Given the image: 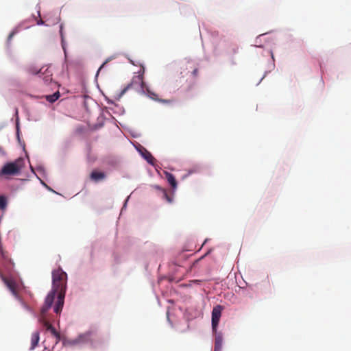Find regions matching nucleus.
I'll use <instances>...</instances> for the list:
<instances>
[{
  "mask_svg": "<svg viewBox=\"0 0 351 351\" xmlns=\"http://www.w3.org/2000/svg\"><path fill=\"white\" fill-rule=\"evenodd\" d=\"M197 72H198V71H197V69H195V70L193 71V74H194L195 75H196L197 74Z\"/></svg>",
  "mask_w": 351,
  "mask_h": 351,
  "instance_id": "obj_21",
  "label": "nucleus"
},
{
  "mask_svg": "<svg viewBox=\"0 0 351 351\" xmlns=\"http://www.w3.org/2000/svg\"><path fill=\"white\" fill-rule=\"evenodd\" d=\"M60 93L58 91H57L56 93H55L53 95H47L46 99H47V101H48L50 103H53L54 101H56V100L58 99V98L60 97Z\"/></svg>",
  "mask_w": 351,
  "mask_h": 351,
  "instance_id": "obj_15",
  "label": "nucleus"
},
{
  "mask_svg": "<svg viewBox=\"0 0 351 351\" xmlns=\"http://www.w3.org/2000/svg\"><path fill=\"white\" fill-rule=\"evenodd\" d=\"M95 333L93 331H87L83 334L80 335L75 339V342L77 343H84L90 342L93 340Z\"/></svg>",
  "mask_w": 351,
  "mask_h": 351,
  "instance_id": "obj_7",
  "label": "nucleus"
},
{
  "mask_svg": "<svg viewBox=\"0 0 351 351\" xmlns=\"http://www.w3.org/2000/svg\"><path fill=\"white\" fill-rule=\"evenodd\" d=\"M57 294L58 297L56 303L54 306V312L56 313H59L61 312L63 308L65 294H64L63 291H62L61 293H58Z\"/></svg>",
  "mask_w": 351,
  "mask_h": 351,
  "instance_id": "obj_8",
  "label": "nucleus"
},
{
  "mask_svg": "<svg viewBox=\"0 0 351 351\" xmlns=\"http://www.w3.org/2000/svg\"><path fill=\"white\" fill-rule=\"evenodd\" d=\"M67 274L60 267L52 271V283L53 287L51 291L48 293L45 298V304L42 307L43 313L47 312L51 307L54 301L56 293L63 291L66 292Z\"/></svg>",
  "mask_w": 351,
  "mask_h": 351,
  "instance_id": "obj_1",
  "label": "nucleus"
},
{
  "mask_svg": "<svg viewBox=\"0 0 351 351\" xmlns=\"http://www.w3.org/2000/svg\"><path fill=\"white\" fill-rule=\"evenodd\" d=\"M166 178L169 182V184L171 186L172 188L175 189L177 186V182L176 180L175 176L171 173L166 172L165 173Z\"/></svg>",
  "mask_w": 351,
  "mask_h": 351,
  "instance_id": "obj_13",
  "label": "nucleus"
},
{
  "mask_svg": "<svg viewBox=\"0 0 351 351\" xmlns=\"http://www.w3.org/2000/svg\"><path fill=\"white\" fill-rule=\"evenodd\" d=\"M42 69H41L40 70H39V71L36 72V73H38H38H42V75H44V73H42Z\"/></svg>",
  "mask_w": 351,
  "mask_h": 351,
  "instance_id": "obj_23",
  "label": "nucleus"
},
{
  "mask_svg": "<svg viewBox=\"0 0 351 351\" xmlns=\"http://www.w3.org/2000/svg\"><path fill=\"white\" fill-rule=\"evenodd\" d=\"M167 200L169 201V202H171L172 199L169 198V199H167Z\"/></svg>",
  "mask_w": 351,
  "mask_h": 351,
  "instance_id": "obj_26",
  "label": "nucleus"
},
{
  "mask_svg": "<svg viewBox=\"0 0 351 351\" xmlns=\"http://www.w3.org/2000/svg\"><path fill=\"white\" fill-rule=\"evenodd\" d=\"M45 72H47V74L43 77V80H44L45 83L48 84L52 81V77H51L52 74H51V71H49L48 70V69H47L45 70Z\"/></svg>",
  "mask_w": 351,
  "mask_h": 351,
  "instance_id": "obj_16",
  "label": "nucleus"
},
{
  "mask_svg": "<svg viewBox=\"0 0 351 351\" xmlns=\"http://www.w3.org/2000/svg\"><path fill=\"white\" fill-rule=\"evenodd\" d=\"M128 199H126V200L125 201V203H124L123 206H125V205H126V204H127V202H128Z\"/></svg>",
  "mask_w": 351,
  "mask_h": 351,
  "instance_id": "obj_25",
  "label": "nucleus"
},
{
  "mask_svg": "<svg viewBox=\"0 0 351 351\" xmlns=\"http://www.w3.org/2000/svg\"><path fill=\"white\" fill-rule=\"evenodd\" d=\"M0 278H1L2 281L4 282L5 286L8 288V289L12 292V293L14 296H17V285L16 282L12 279V278H8L5 277L2 273H0Z\"/></svg>",
  "mask_w": 351,
  "mask_h": 351,
  "instance_id": "obj_6",
  "label": "nucleus"
},
{
  "mask_svg": "<svg viewBox=\"0 0 351 351\" xmlns=\"http://www.w3.org/2000/svg\"><path fill=\"white\" fill-rule=\"evenodd\" d=\"M0 153L2 154H4V153H5L3 149L1 147H0Z\"/></svg>",
  "mask_w": 351,
  "mask_h": 351,
  "instance_id": "obj_22",
  "label": "nucleus"
},
{
  "mask_svg": "<svg viewBox=\"0 0 351 351\" xmlns=\"http://www.w3.org/2000/svg\"><path fill=\"white\" fill-rule=\"evenodd\" d=\"M1 198L5 197L3 195H0Z\"/></svg>",
  "mask_w": 351,
  "mask_h": 351,
  "instance_id": "obj_27",
  "label": "nucleus"
},
{
  "mask_svg": "<svg viewBox=\"0 0 351 351\" xmlns=\"http://www.w3.org/2000/svg\"><path fill=\"white\" fill-rule=\"evenodd\" d=\"M7 199H0V209L5 210L7 206Z\"/></svg>",
  "mask_w": 351,
  "mask_h": 351,
  "instance_id": "obj_19",
  "label": "nucleus"
},
{
  "mask_svg": "<svg viewBox=\"0 0 351 351\" xmlns=\"http://www.w3.org/2000/svg\"><path fill=\"white\" fill-rule=\"evenodd\" d=\"M0 252H1V256L3 257V258L5 260V261H8L9 262H11V260L9 257V255L8 254V252H5L1 247H0Z\"/></svg>",
  "mask_w": 351,
  "mask_h": 351,
  "instance_id": "obj_17",
  "label": "nucleus"
},
{
  "mask_svg": "<svg viewBox=\"0 0 351 351\" xmlns=\"http://www.w3.org/2000/svg\"><path fill=\"white\" fill-rule=\"evenodd\" d=\"M46 313H43L42 309L40 310V315L39 318V321L40 323L43 324V326L46 328V330L49 331L56 339V343L60 340V334L56 331L55 328L49 323V322L47 319Z\"/></svg>",
  "mask_w": 351,
  "mask_h": 351,
  "instance_id": "obj_4",
  "label": "nucleus"
},
{
  "mask_svg": "<svg viewBox=\"0 0 351 351\" xmlns=\"http://www.w3.org/2000/svg\"><path fill=\"white\" fill-rule=\"evenodd\" d=\"M60 34H61L62 40H63V36H62V28L60 29Z\"/></svg>",
  "mask_w": 351,
  "mask_h": 351,
  "instance_id": "obj_24",
  "label": "nucleus"
},
{
  "mask_svg": "<svg viewBox=\"0 0 351 351\" xmlns=\"http://www.w3.org/2000/svg\"><path fill=\"white\" fill-rule=\"evenodd\" d=\"M106 175L104 172L94 170L90 175V178L95 182H99L105 180Z\"/></svg>",
  "mask_w": 351,
  "mask_h": 351,
  "instance_id": "obj_9",
  "label": "nucleus"
},
{
  "mask_svg": "<svg viewBox=\"0 0 351 351\" xmlns=\"http://www.w3.org/2000/svg\"><path fill=\"white\" fill-rule=\"evenodd\" d=\"M223 308V307L222 306L217 305L212 311V328L213 331L217 330Z\"/></svg>",
  "mask_w": 351,
  "mask_h": 351,
  "instance_id": "obj_5",
  "label": "nucleus"
},
{
  "mask_svg": "<svg viewBox=\"0 0 351 351\" xmlns=\"http://www.w3.org/2000/svg\"><path fill=\"white\" fill-rule=\"evenodd\" d=\"M145 82L142 75H135L132 77V81L125 87L123 88L119 94V97L123 96L128 90L134 89L136 90H144Z\"/></svg>",
  "mask_w": 351,
  "mask_h": 351,
  "instance_id": "obj_2",
  "label": "nucleus"
},
{
  "mask_svg": "<svg viewBox=\"0 0 351 351\" xmlns=\"http://www.w3.org/2000/svg\"><path fill=\"white\" fill-rule=\"evenodd\" d=\"M40 340V335L38 331H35L31 336V346L29 350H33L37 346Z\"/></svg>",
  "mask_w": 351,
  "mask_h": 351,
  "instance_id": "obj_11",
  "label": "nucleus"
},
{
  "mask_svg": "<svg viewBox=\"0 0 351 351\" xmlns=\"http://www.w3.org/2000/svg\"><path fill=\"white\" fill-rule=\"evenodd\" d=\"M208 253H209V252H207V253H206L204 255L202 256L200 258H198V259H197L196 261H195L193 262V263L192 264V265L191 266L190 269H191V270H192L193 268H195V267H196V265H197V263H198L200 261H202V259H203L206 256H207V254H208Z\"/></svg>",
  "mask_w": 351,
  "mask_h": 351,
  "instance_id": "obj_18",
  "label": "nucleus"
},
{
  "mask_svg": "<svg viewBox=\"0 0 351 351\" xmlns=\"http://www.w3.org/2000/svg\"><path fill=\"white\" fill-rule=\"evenodd\" d=\"M141 154H142L143 157L147 160V162L149 164H150L152 165H154V162H155L156 159L154 158V157L152 155V154L149 151L144 149L143 152H141Z\"/></svg>",
  "mask_w": 351,
  "mask_h": 351,
  "instance_id": "obj_12",
  "label": "nucleus"
},
{
  "mask_svg": "<svg viewBox=\"0 0 351 351\" xmlns=\"http://www.w3.org/2000/svg\"><path fill=\"white\" fill-rule=\"evenodd\" d=\"M223 339L222 337L218 335L215 337V349L214 351H221L222 348Z\"/></svg>",
  "mask_w": 351,
  "mask_h": 351,
  "instance_id": "obj_14",
  "label": "nucleus"
},
{
  "mask_svg": "<svg viewBox=\"0 0 351 351\" xmlns=\"http://www.w3.org/2000/svg\"><path fill=\"white\" fill-rule=\"evenodd\" d=\"M146 91L149 97L154 101H158V102L162 103V104H167L171 103V100L158 98V95L155 93L151 91L148 88H146Z\"/></svg>",
  "mask_w": 351,
  "mask_h": 351,
  "instance_id": "obj_10",
  "label": "nucleus"
},
{
  "mask_svg": "<svg viewBox=\"0 0 351 351\" xmlns=\"http://www.w3.org/2000/svg\"><path fill=\"white\" fill-rule=\"evenodd\" d=\"M110 60V58L107 59V60H106V61L102 64V65L100 66V68H99V71H100V70H101V69L104 66V65H105L106 64H107Z\"/></svg>",
  "mask_w": 351,
  "mask_h": 351,
  "instance_id": "obj_20",
  "label": "nucleus"
},
{
  "mask_svg": "<svg viewBox=\"0 0 351 351\" xmlns=\"http://www.w3.org/2000/svg\"><path fill=\"white\" fill-rule=\"evenodd\" d=\"M20 163V160H16L14 162L5 164L1 169L0 174L5 176L19 174L21 169Z\"/></svg>",
  "mask_w": 351,
  "mask_h": 351,
  "instance_id": "obj_3",
  "label": "nucleus"
}]
</instances>
